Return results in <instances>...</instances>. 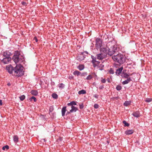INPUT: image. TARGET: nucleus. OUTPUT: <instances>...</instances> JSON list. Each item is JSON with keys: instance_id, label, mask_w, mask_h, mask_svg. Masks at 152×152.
I'll use <instances>...</instances> for the list:
<instances>
[{"instance_id": "obj_10", "label": "nucleus", "mask_w": 152, "mask_h": 152, "mask_svg": "<svg viewBox=\"0 0 152 152\" xmlns=\"http://www.w3.org/2000/svg\"><path fill=\"white\" fill-rule=\"evenodd\" d=\"M3 54L5 57H10L11 53L9 51L6 50L3 53Z\"/></svg>"}, {"instance_id": "obj_34", "label": "nucleus", "mask_w": 152, "mask_h": 152, "mask_svg": "<svg viewBox=\"0 0 152 152\" xmlns=\"http://www.w3.org/2000/svg\"><path fill=\"white\" fill-rule=\"evenodd\" d=\"M5 149H6L7 150L8 149H9V146L7 145H6L3 147V150H4Z\"/></svg>"}, {"instance_id": "obj_48", "label": "nucleus", "mask_w": 152, "mask_h": 152, "mask_svg": "<svg viewBox=\"0 0 152 152\" xmlns=\"http://www.w3.org/2000/svg\"><path fill=\"white\" fill-rule=\"evenodd\" d=\"M107 81L108 82V83H110L111 82L110 80V79L109 78H107Z\"/></svg>"}, {"instance_id": "obj_8", "label": "nucleus", "mask_w": 152, "mask_h": 152, "mask_svg": "<svg viewBox=\"0 0 152 152\" xmlns=\"http://www.w3.org/2000/svg\"><path fill=\"white\" fill-rule=\"evenodd\" d=\"M107 56L105 55V54H103L102 53H100L96 55V58L99 60H102L103 59L105 58Z\"/></svg>"}, {"instance_id": "obj_12", "label": "nucleus", "mask_w": 152, "mask_h": 152, "mask_svg": "<svg viewBox=\"0 0 152 152\" xmlns=\"http://www.w3.org/2000/svg\"><path fill=\"white\" fill-rule=\"evenodd\" d=\"M130 74L129 73H127L126 72H124V71L121 74V76L123 78H127L128 79V78H129L130 77Z\"/></svg>"}, {"instance_id": "obj_11", "label": "nucleus", "mask_w": 152, "mask_h": 152, "mask_svg": "<svg viewBox=\"0 0 152 152\" xmlns=\"http://www.w3.org/2000/svg\"><path fill=\"white\" fill-rule=\"evenodd\" d=\"M100 49V53H102L103 54H105V55L107 56V53L108 52L106 48H102L101 47L99 48Z\"/></svg>"}, {"instance_id": "obj_53", "label": "nucleus", "mask_w": 152, "mask_h": 152, "mask_svg": "<svg viewBox=\"0 0 152 152\" xmlns=\"http://www.w3.org/2000/svg\"><path fill=\"white\" fill-rule=\"evenodd\" d=\"M70 79H71V77H70Z\"/></svg>"}, {"instance_id": "obj_31", "label": "nucleus", "mask_w": 152, "mask_h": 152, "mask_svg": "<svg viewBox=\"0 0 152 152\" xmlns=\"http://www.w3.org/2000/svg\"><path fill=\"white\" fill-rule=\"evenodd\" d=\"M77 60L79 61H81L83 60L84 59V58L83 56L82 57H80V56H78L77 57Z\"/></svg>"}, {"instance_id": "obj_38", "label": "nucleus", "mask_w": 152, "mask_h": 152, "mask_svg": "<svg viewBox=\"0 0 152 152\" xmlns=\"http://www.w3.org/2000/svg\"><path fill=\"white\" fill-rule=\"evenodd\" d=\"M94 107L95 108L97 109L99 108V105L97 104H95L94 105Z\"/></svg>"}, {"instance_id": "obj_4", "label": "nucleus", "mask_w": 152, "mask_h": 152, "mask_svg": "<svg viewBox=\"0 0 152 152\" xmlns=\"http://www.w3.org/2000/svg\"><path fill=\"white\" fill-rule=\"evenodd\" d=\"M12 59L15 64H17L20 61H23L20 53L18 51L15 53L12 57Z\"/></svg>"}, {"instance_id": "obj_40", "label": "nucleus", "mask_w": 152, "mask_h": 152, "mask_svg": "<svg viewBox=\"0 0 152 152\" xmlns=\"http://www.w3.org/2000/svg\"><path fill=\"white\" fill-rule=\"evenodd\" d=\"M106 80L105 79L102 78L101 80V82L102 83H105L106 82Z\"/></svg>"}, {"instance_id": "obj_39", "label": "nucleus", "mask_w": 152, "mask_h": 152, "mask_svg": "<svg viewBox=\"0 0 152 152\" xmlns=\"http://www.w3.org/2000/svg\"><path fill=\"white\" fill-rule=\"evenodd\" d=\"M80 108V109H82L83 108L84 106L83 104H79Z\"/></svg>"}, {"instance_id": "obj_1", "label": "nucleus", "mask_w": 152, "mask_h": 152, "mask_svg": "<svg viewBox=\"0 0 152 152\" xmlns=\"http://www.w3.org/2000/svg\"><path fill=\"white\" fill-rule=\"evenodd\" d=\"M112 58L114 61L120 64H124L125 61L123 55L120 53L113 56Z\"/></svg>"}, {"instance_id": "obj_17", "label": "nucleus", "mask_w": 152, "mask_h": 152, "mask_svg": "<svg viewBox=\"0 0 152 152\" xmlns=\"http://www.w3.org/2000/svg\"><path fill=\"white\" fill-rule=\"evenodd\" d=\"M134 132V131L133 130H129L126 131L125 133L126 135H129L132 134Z\"/></svg>"}, {"instance_id": "obj_51", "label": "nucleus", "mask_w": 152, "mask_h": 152, "mask_svg": "<svg viewBox=\"0 0 152 152\" xmlns=\"http://www.w3.org/2000/svg\"><path fill=\"white\" fill-rule=\"evenodd\" d=\"M7 85L8 86H10V83H8V84H7Z\"/></svg>"}, {"instance_id": "obj_14", "label": "nucleus", "mask_w": 152, "mask_h": 152, "mask_svg": "<svg viewBox=\"0 0 152 152\" xmlns=\"http://www.w3.org/2000/svg\"><path fill=\"white\" fill-rule=\"evenodd\" d=\"M132 115L136 118H138L140 116V113L139 111H137L134 112L132 113Z\"/></svg>"}, {"instance_id": "obj_27", "label": "nucleus", "mask_w": 152, "mask_h": 152, "mask_svg": "<svg viewBox=\"0 0 152 152\" xmlns=\"http://www.w3.org/2000/svg\"><path fill=\"white\" fill-rule=\"evenodd\" d=\"M33 99L34 102H36L37 101V100L36 98L34 96L31 97L29 99V100L30 102H32Z\"/></svg>"}, {"instance_id": "obj_43", "label": "nucleus", "mask_w": 152, "mask_h": 152, "mask_svg": "<svg viewBox=\"0 0 152 152\" xmlns=\"http://www.w3.org/2000/svg\"><path fill=\"white\" fill-rule=\"evenodd\" d=\"M99 95L97 94H95L94 95V97L96 99H97L98 98Z\"/></svg>"}, {"instance_id": "obj_16", "label": "nucleus", "mask_w": 152, "mask_h": 152, "mask_svg": "<svg viewBox=\"0 0 152 152\" xmlns=\"http://www.w3.org/2000/svg\"><path fill=\"white\" fill-rule=\"evenodd\" d=\"M66 111V107L65 106L63 107L61 110L62 115V116H64L65 115V113Z\"/></svg>"}, {"instance_id": "obj_36", "label": "nucleus", "mask_w": 152, "mask_h": 152, "mask_svg": "<svg viewBox=\"0 0 152 152\" xmlns=\"http://www.w3.org/2000/svg\"><path fill=\"white\" fill-rule=\"evenodd\" d=\"M123 123L124 124L125 126H129V124H128V123H127L126 121H123Z\"/></svg>"}, {"instance_id": "obj_46", "label": "nucleus", "mask_w": 152, "mask_h": 152, "mask_svg": "<svg viewBox=\"0 0 152 152\" xmlns=\"http://www.w3.org/2000/svg\"><path fill=\"white\" fill-rule=\"evenodd\" d=\"M34 40H35L36 42H38V39L36 37H34Z\"/></svg>"}, {"instance_id": "obj_49", "label": "nucleus", "mask_w": 152, "mask_h": 152, "mask_svg": "<svg viewBox=\"0 0 152 152\" xmlns=\"http://www.w3.org/2000/svg\"><path fill=\"white\" fill-rule=\"evenodd\" d=\"M0 105L1 106L2 105V100H0Z\"/></svg>"}, {"instance_id": "obj_9", "label": "nucleus", "mask_w": 152, "mask_h": 152, "mask_svg": "<svg viewBox=\"0 0 152 152\" xmlns=\"http://www.w3.org/2000/svg\"><path fill=\"white\" fill-rule=\"evenodd\" d=\"M6 69L8 72L10 74H11L12 73L14 69V68H13L12 66L10 64L7 66Z\"/></svg>"}, {"instance_id": "obj_21", "label": "nucleus", "mask_w": 152, "mask_h": 152, "mask_svg": "<svg viewBox=\"0 0 152 152\" xmlns=\"http://www.w3.org/2000/svg\"><path fill=\"white\" fill-rule=\"evenodd\" d=\"M71 109L70 110V112H75L78 110L77 108L74 106L71 107Z\"/></svg>"}, {"instance_id": "obj_29", "label": "nucleus", "mask_w": 152, "mask_h": 152, "mask_svg": "<svg viewBox=\"0 0 152 152\" xmlns=\"http://www.w3.org/2000/svg\"><path fill=\"white\" fill-rule=\"evenodd\" d=\"M116 89L117 91H120L122 89V87L119 85H118L116 86Z\"/></svg>"}, {"instance_id": "obj_2", "label": "nucleus", "mask_w": 152, "mask_h": 152, "mask_svg": "<svg viewBox=\"0 0 152 152\" xmlns=\"http://www.w3.org/2000/svg\"><path fill=\"white\" fill-rule=\"evenodd\" d=\"M14 71L16 74V75L18 76H20L24 75V71L23 70V67L21 64H17L14 68Z\"/></svg>"}, {"instance_id": "obj_30", "label": "nucleus", "mask_w": 152, "mask_h": 152, "mask_svg": "<svg viewBox=\"0 0 152 152\" xmlns=\"http://www.w3.org/2000/svg\"><path fill=\"white\" fill-rule=\"evenodd\" d=\"M20 99L21 101H23L25 98V96L24 95H23L20 97Z\"/></svg>"}, {"instance_id": "obj_18", "label": "nucleus", "mask_w": 152, "mask_h": 152, "mask_svg": "<svg viewBox=\"0 0 152 152\" xmlns=\"http://www.w3.org/2000/svg\"><path fill=\"white\" fill-rule=\"evenodd\" d=\"M14 141L15 143H17L19 141V138L17 135H14L13 137Z\"/></svg>"}, {"instance_id": "obj_50", "label": "nucleus", "mask_w": 152, "mask_h": 152, "mask_svg": "<svg viewBox=\"0 0 152 152\" xmlns=\"http://www.w3.org/2000/svg\"><path fill=\"white\" fill-rule=\"evenodd\" d=\"M70 113H71V112H70V111H67L66 113V115H67L69 114Z\"/></svg>"}, {"instance_id": "obj_44", "label": "nucleus", "mask_w": 152, "mask_h": 152, "mask_svg": "<svg viewBox=\"0 0 152 152\" xmlns=\"http://www.w3.org/2000/svg\"><path fill=\"white\" fill-rule=\"evenodd\" d=\"M84 53H85L86 54H88V53L87 51H84L82 53V54H81L82 56H83V54Z\"/></svg>"}, {"instance_id": "obj_47", "label": "nucleus", "mask_w": 152, "mask_h": 152, "mask_svg": "<svg viewBox=\"0 0 152 152\" xmlns=\"http://www.w3.org/2000/svg\"><path fill=\"white\" fill-rule=\"evenodd\" d=\"M51 84L52 86H53L55 85V83L54 82H51Z\"/></svg>"}, {"instance_id": "obj_7", "label": "nucleus", "mask_w": 152, "mask_h": 152, "mask_svg": "<svg viewBox=\"0 0 152 152\" xmlns=\"http://www.w3.org/2000/svg\"><path fill=\"white\" fill-rule=\"evenodd\" d=\"M11 59V57H4L1 60V62L4 64H8L10 62Z\"/></svg>"}, {"instance_id": "obj_26", "label": "nucleus", "mask_w": 152, "mask_h": 152, "mask_svg": "<svg viewBox=\"0 0 152 152\" xmlns=\"http://www.w3.org/2000/svg\"><path fill=\"white\" fill-rule=\"evenodd\" d=\"M77 68L80 70L81 71L84 69V66L83 65H80L78 66Z\"/></svg>"}, {"instance_id": "obj_37", "label": "nucleus", "mask_w": 152, "mask_h": 152, "mask_svg": "<svg viewBox=\"0 0 152 152\" xmlns=\"http://www.w3.org/2000/svg\"><path fill=\"white\" fill-rule=\"evenodd\" d=\"M54 110L53 107V106H51L50 107L49 109V111L50 112H52Z\"/></svg>"}, {"instance_id": "obj_23", "label": "nucleus", "mask_w": 152, "mask_h": 152, "mask_svg": "<svg viewBox=\"0 0 152 152\" xmlns=\"http://www.w3.org/2000/svg\"><path fill=\"white\" fill-rule=\"evenodd\" d=\"M131 102L130 101H126L124 103V105L125 106H127L131 104Z\"/></svg>"}, {"instance_id": "obj_45", "label": "nucleus", "mask_w": 152, "mask_h": 152, "mask_svg": "<svg viewBox=\"0 0 152 152\" xmlns=\"http://www.w3.org/2000/svg\"><path fill=\"white\" fill-rule=\"evenodd\" d=\"M104 88V86L103 85H101V86H100L99 87V88L100 89H103Z\"/></svg>"}, {"instance_id": "obj_42", "label": "nucleus", "mask_w": 152, "mask_h": 152, "mask_svg": "<svg viewBox=\"0 0 152 152\" xmlns=\"http://www.w3.org/2000/svg\"><path fill=\"white\" fill-rule=\"evenodd\" d=\"M21 4L23 5L24 6H26L27 5V4H26V3L25 2H24V1H22L21 2Z\"/></svg>"}, {"instance_id": "obj_6", "label": "nucleus", "mask_w": 152, "mask_h": 152, "mask_svg": "<svg viewBox=\"0 0 152 152\" xmlns=\"http://www.w3.org/2000/svg\"><path fill=\"white\" fill-rule=\"evenodd\" d=\"M91 58L92 60L91 62L93 64V66L94 67H95L96 66H98L99 65L100 62L96 60V58L94 56H91Z\"/></svg>"}, {"instance_id": "obj_41", "label": "nucleus", "mask_w": 152, "mask_h": 152, "mask_svg": "<svg viewBox=\"0 0 152 152\" xmlns=\"http://www.w3.org/2000/svg\"><path fill=\"white\" fill-rule=\"evenodd\" d=\"M87 75V73L86 72H84L81 75V76H86Z\"/></svg>"}, {"instance_id": "obj_13", "label": "nucleus", "mask_w": 152, "mask_h": 152, "mask_svg": "<svg viewBox=\"0 0 152 152\" xmlns=\"http://www.w3.org/2000/svg\"><path fill=\"white\" fill-rule=\"evenodd\" d=\"M123 67L122 66L117 69L115 72L116 75L118 76L119 75L123 69Z\"/></svg>"}, {"instance_id": "obj_24", "label": "nucleus", "mask_w": 152, "mask_h": 152, "mask_svg": "<svg viewBox=\"0 0 152 152\" xmlns=\"http://www.w3.org/2000/svg\"><path fill=\"white\" fill-rule=\"evenodd\" d=\"M80 72L77 70L75 71L73 73V74L75 75H77V76L80 75Z\"/></svg>"}, {"instance_id": "obj_20", "label": "nucleus", "mask_w": 152, "mask_h": 152, "mask_svg": "<svg viewBox=\"0 0 152 152\" xmlns=\"http://www.w3.org/2000/svg\"><path fill=\"white\" fill-rule=\"evenodd\" d=\"M30 93L32 95L34 96H37L38 94V92L37 90H32Z\"/></svg>"}, {"instance_id": "obj_52", "label": "nucleus", "mask_w": 152, "mask_h": 152, "mask_svg": "<svg viewBox=\"0 0 152 152\" xmlns=\"http://www.w3.org/2000/svg\"><path fill=\"white\" fill-rule=\"evenodd\" d=\"M73 77H71V79H73Z\"/></svg>"}, {"instance_id": "obj_35", "label": "nucleus", "mask_w": 152, "mask_h": 152, "mask_svg": "<svg viewBox=\"0 0 152 152\" xmlns=\"http://www.w3.org/2000/svg\"><path fill=\"white\" fill-rule=\"evenodd\" d=\"M92 77L91 75H89L86 77V79L87 80H90L92 78Z\"/></svg>"}, {"instance_id": "obj_5", "label": "nucleus", "mask_w": 152, "mask_h": 152, "mask_svg": "<svg viewBox=\"0 0 152 152\" xmlns=\"http://www.w3.org/2000/svg\"><path fill=\"white\" fill-rule=\"evenodd\" d=\"M95 47L97 49H99L102 46V41L100 38H96L95 39Z\"/></svg>"}, {"instance_id": "obj_22", "label": "nucleus", "mask_w": 152, "mask_h": 152, "mask_svg": "<svg viewBox=\"0 0 152 152\" xmlns=\"http://www.w3.org/2000/svg\"><path fill=\"white\" fill-rule=\"evenodd\" d=\"M58 86L60 89L64 88L65 87V85L63 83H59L58 85Z\"/></svg>"}, {"instance_id": "obj_25", "label": "nucleus", "mask_w": 152, "mask_h": 152, "mask_svg": "<svg viewBox=\"0 0 152 152\" xmlns=\"http://www.w3.org/2000/svg\"><path fill=\"white\" fill-rule=\"evenodd\" d=\"M86 93V91L84 90H81L80 91L78 92V94L80 95L81 94H85Z\"/></svg>"}, {"instance_id": "obj_32", "label": "nucleus", "mask_w": 152, "mask_h": 152, "mask_svg": "<svg viewBox=\"0 0 152 152\" xmlns=\"http://www.w3.org/2000/svg\"><path fill=\"white\" fill-rule=\"evenodd\" d=\"M109 72L110 74H113L114 73V71L113 69L112 68H111L109 70Z\"/></svg>"}, {"instance_id": "obj_28", "label": "nucleus", "mask_w": 152, "mask_h": 152, "mask_svg": "<svg viewBox=\"0 0 152 152\" xmlns=\"http://www.w3.org/2000/svg\"><path fill=\"white\" fill-rule=\"evenodd\" d=\"M52 97L55 99H56L58 98V95L56 93H53L52 95Z\"/></svg>"}, {"instance_id": "obj_15", "label": "nucleus", "mask_w": 152, "mask_h": 152, "mask_svg": "<svg viewBox=\"0 0 152 152\" xmlns=\"http://www.w3.org/2000/svg\"><path fill=\"white\" fill-rule=\"evenodd\" d=\"M131 80L130 77H129V78H128L127 79L124 81H123L122 82L123 85H125L129 83Z\"/></svg>"}, {"instance_id": "obj_19", "label": "nucleus", "mask_w": 152, "mask_h": 152, "mask_svg": "<svg viewBox=\"0 0 152 152\" xmlns=\"http://www.w3.org/2000/svg\"><path fill=\"white\" fill-rule=\"evenodd\" d=\"M77 104V102L74 101H72L67 104L68 106H73V105H76Z\"/></svg>"}, {"instance_id": "obj_33", "label": "nucleus", "mask_w": 152, "mask_h": 152, "mask_svg": "<svg viewBox=\"0 0 152 152\" xmlns=\"http://www.w3.org/2000/svg\"><path fill=\"white\" fill-rule=\"evenodd\" d=\"M152 101V98H147L146 99L145 101L147 102H151Z\"/></svg>"}, {"instance_id": "obj_3", "label": "nucleus", "mask_w": 152, "mask_h": 152, "mask_svg": "<svg viewBox=\"0 0 152 152\" xmlns=\"http://www.w3.org/2000/svg\"><path fill=\"white\" fill-rule=\"evenodd\" d=\"M119 50V48H117V45H114L110 48H108L107 54L111 56L115 53L118 52Z\"/></svg>"}]
</instances>
